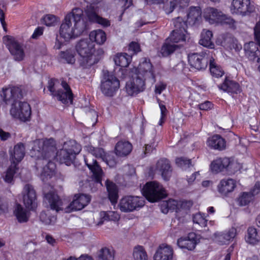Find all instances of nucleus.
<instances>
[{
	"label": "nucleus",
	"mask_w": 260,
	"mask_h": 260,
	"mask_svg": "<svg viewBox=\"0 0 260 260\" xmlns=\"http://www.w3.org/2000/svg\"><path fill=\"white\" fill-rule=\"evenodd\" d=\"M83 16V11L79 8L73 9L68 14L60 27V37L69 41L80 36L86 27Z\"/></svg>",
	"instance_id": "nucleus-1"
},
{
	"label": "nucleus",
	"mask_w": 260,
	"mask_h": 260,
	"mask_svg": "<svg viewBox=\"0 0 260 260\" xmlns=\"http://www.w3.org/2000/svg\"><path fill=\"white\" fill-rule=\"evenodd\" d=\"M85 148L89 152V154L84 156L85 164L92 172L95 182L101 184L103 171L93 156L104 159L105 152L101 148H95L91 146H87Z\"/></svg>",
	"instance_id": "nucleus-2"
},
{
	"label": "nucleus",
	"mask_w": 260,
	"mask_h": 260,
	"mask_svg": "<svg viewBox=\"0 0 260 260\" xmlns=\"http://www.w3.org/2000/svg\"><path fill=\"white\" fill-rule=\"evenodd\" d=\"M56 143L52 138L38 139L33 142L30 150L31 157L38 159H49L54 157Z\"/></svg>",
	"instance_id": "nucleus-3"
},
{
	"label": "nucleus",
	"mask_w": 260,
	"mask_h": 260,
	"mask_svg": "<svg viewBox=\"0 0 260 260\" xmlns=\"http://www.w3.org/2000/svg\"><path fill=\"white\" fill-rule=\"evenodd\" d=\"M94 44L89 39L80 40L76 44L75 48L80 56L79 62L83 68H87L95 64L97 60L92 55Z\"/></svg>",
	"instance_id": "nucleus-4"
},
{
	"label": "nucleus",
	"mask_w": 260,
	"mask_h": 260,
	"mask_svg": "<svg viewBox=\"0 0 260 260\" xmlns=\"http://www.w3.org/2000/svg\"><path fill=\"white\" fill-rule=\"evenodd\" d=\"M81 146L74 140H70L64 143L62 148L58 150L55 158L61 164L70 166L75 156L81 150Z\"/></svg>",
	"instance_id": "nucleus-5"
},
{
	"label": "nucleus",
	"mask_w": 260,
	"mask_h": 260,
	"mask_svg": "<svg viewBox=\"0 0 260 260\" xmlns=\"http://www.w3.org/2000/svg\"><path fill=\"white\" fill-rule=\"evenodd\" d=\"M57 80L51 79L48 81V88L51 92L53 96L56 97L57 99L63 104H72L73 102V93L69 85L67 83L62 81L61 83V88L58 89L56 91L55 86Z\"/></svg>",
	"instance_id": "nucleus-6"
},
{
	"label": "nucleus",
	"mask_w": 260,
	"mask_h": 260,
	"mask_svg": "<svg viewBox=\"0 0 260 260\" xmlns=\"http://www.w3.org/2000/svg\"><path fill=\"white\" fill-rule=\"evenodd\" d=\"M143 195L151 202H156L165 198L167 192L162 185L156 181L146 183L142 189Z\"/></svg>",
	"instance_id": "nucleus-7"
},
{
	"label": "nucleus",
	"mask_w": 260,
	"mask_h": 260,
	"mask_svg": "<svg viewBox=\"0 0 260 260\" xmlns=\"http://www.w3.org/2000/svg\"><path fill=\"white\" fill-rule=\"evenodd\" d=\"M119 86V81L113 74L108 71L103 72L101 89L104 94L108 96H113Z\"/></svg>",
	"instance_id": "nucleus-8"
},
{
	"label": "nucleus",
	"mask_w": 260,
	"mask_h": 260,
	"mask_svg": "<svg viewBox=\"0 0 260 260\" xmlns=\"http://www.w3.org/2000/svg\"><path fill=\"white\" fill-rule=\"evenodd\" d=\"M174 30L170 37L167 38L173 43L184 42L186 38V24L180 17L174 20Z\"/></svg>",
	"instance_id": "nucleus-9"
},
{
	"label": "nucleus",
	"mask_w": 260,
	"mask_h": 260,
	"mask_svg": "<svg viewBox=\"0 0 260 260\" xmlns=\"http://www.w3.org/2000/svg\"><path fill=\"white\" fill-rule=\"evenodd\" d=\"M144 203L145 202L142 197L127 196L120 200L119 207L122 212H129L143 207Z\"/></svg>",
	"instance_id": "nucleus-10"
},
{
	"label": "nucleus",
	"mask_w": 260,
	"mask_h": 260,
	"mask_svg": "<svg viewBox=\"0 0 260 260\" xmlns=\"http://www.w3.org/2000/svg\"><path fill=\"white\" fill-rule=\"evenodd\" d=\"M1 96L3 101L6 104H11V107L18 103V101L22 97L20 88L9 85L3 87L2 89Z\"/></svg>",
	"instance_id": "nucleus-11"
},
{
	"label": "nucleus",
	"mask_w": 260,
	"mask_h": 260,
	"mask_svg": "<svg viewBox=\"0 0 260 260\" xmlns=\"http://www.w3.org/2000/svg\"><path fill=\"white\" fill-rule=\"evenodd\" d=\"M21 194L23 203L26 209L35 210L37 207V199L34 187L29 184H26L23 188Z\"/></svg>",
	"instance_id": "nucleus-12"
},
{
	"label": "nucleus",
	"mask_w": 260,
	"mask_h": 260,
	"mask_svg": "<svg viewBox=\"0 0 260 260\" xmlns=\"http://www.w3.org/2000/svg\"><path fill=\"white\" fill-rule=\"evenodd\" d=\"M10 113L13 117L26 121L29 120L31 111L30 105L27 103L18 102L11 107Z\"/></svg>",
	"instance_id": "nucleus-13"
},
{
	"label": "nucleus",
	"mask_w": 260,
	"mask_h": 260,
	"mask_svg": "<svg viewBox=\"0 0 260 260\" xmlns=\"http://www.w3.org/2000/svg\"><path fill=\"white\" fill-rule=\"evenodd\" d=\"M135 75L142 78L145 81L150 80L152 83L155 82L153 67L149 59H143L136 69Z\"/></svg>",
	"instance_id": "nucleus-14"
},
{
	"label": "nucleus",
	"mask_w": 260,
	"mask_h": 260,
	"mask_svg": "<svg viewBox=\"0 0 260 260\" xmlns=\"http://www.w3.org/2000/svg\"><path fill=\"white\" fill-rule=\"evenodd\" d=\"M3 39L14 59L17 61L23 60L25 54L22 45L11 36L4 37Z\"/></svg>",
	"instance_id": "nucleus-15"
},
{
	"label": "nucleus",
	"mask_w": 260,
	"mask_h": 260,
	"mask_svg": "<svg viewBox=\"0 0 260 260\" xmlns=\"http://www.w3.org/2000/svg\"><path fill=\"white\" fill-rule=\"evenodd\" d=\"M125 91L130 96H134L143 91L145 89V80L140 76L135 75L132 79L126 83Z\"/></svg>",
	"instance_id": "nucleus-16"
},
{
	"label": "nucleus",
	"mask_w": 260,
	"mask_h": 260,
	"mask_svg": "<svg viewBox=\"0 0 260 260\" xmlns=\"http://www.w3.org/2000/svg\"><path fill=\"white\" fill-rule=\"evenodd\" d=\"M188 58L189 64L198 70L205 69L209 62L206 52L192 53L188 55Z\"/></svg>",
	"instance_id": "nucleus-17"
},
{
	"label": "nucleus",
	"mask_w": 260,
	"mask_h": 260,
	"mask_svg": "<svg viewBox=\"0 0 260 260\" xmlns=\"http://www.w3.org/2000/svg\"><path fill=\"white\" fill-rule=\"evenodd\" d=\"M84 11L86 16L89 21L97 23L104 27L110 25V22L108 20L99 16L98 7L89 5L86 7Z\"/></svg>",
	"instance_id": "nucleus-18"
},
{
	"label": "nucleus",
	"mask_w": 260,
	"mask_h": 260,
	"mask_svg": "<svg viewBox=\"0 0 260 260\" xmlns=\"http://www.w3.org/2000/svg\"><path fill=\"white\" fill-rule=\"evenodd\" d=\"M90 201V198L89 196L83 194H76L74 196L73 201L64 208V211L70 212L73 211L80 210L84 208Z\"/></svg>",
	"instance_id": "nucleus-19"
},
{
	"label": "nucleus",
	"mask_w": 260,
	"mask_h": 260,
	"mask_svg": "<svg viewBox=\"0 0 260 260\" xmlns=\"http://www.w3.org/2000/svg\"><path fill=\"white\" fill-rule=\"evenodd\" d=\"M231 10L232 13L244 15L252 12L253 7L250 5L249 0H232Z\"/></svg>",
	"instance_id": "nucleus-20"
},
{
	"label": "nucleus",
	"mask_w": 260,
	"mask_h": 260,
	"mask_svg": "<svg viewBox=\"0 0 260 260\" xmlns=\"http://www.w3.org/2000/svg\"><path fill=\"white\" fill-rule=\"evenodd\" d=\"M236 235V229L232 228L227 231L215 233L214 234V240L219 245L227 244L234 239Z\"/></svg>",
	"instance_id": "nucleus-21"
},
{
	"label": "nucleus",
	"mask_w": 260,
	"mask_h": 260,
	"mask_svg": "<svg viewBox=\"0 0 260 260\" xmlns=\"http://www.w3.org/2000/svg\"><path fill=\"white\" fill-rule=\"evenodd\" d=\"M174 251L170 245L162 244L159 245L156 251L154 260H172Z\"/></svg>",
	"instance_id": "nucleus-22"
},
{
	"label": "nucleus",
	"mask_w": 260,
	"mask_h": 260,
	"mask_svg": "<svg viewBox=\"0 0 260 260\" xmlns=\"http://www.w3.org/2000/svg\"><path fill=\"white\" fill-rule=\"evenodd\" d=\"M155 171L161 174L164 180H169L172 175V169L169 161L166 158L158 160L156 165Z\"/></svg>",
	"instance_id": "nucleus-23"
},
{
	"label": "nucleus",
	"mask_w": 260,
	"mask_h": 260,
	"mask_svg": "<svg viewBox=\"0 0 260 260\" xmlns=\"http://www.w3.org/2000/svg\"><path fill=\"white\" fill-rule=\"evenodd\" d=\"M44 199L48 202L52 210H55L56 212L63 210V202L54 191L44 192Z\"/></svg>",
	"instance_id": "nucleus-24"
},
{
	"label": "nucleus",
	"mask_w": 260,
	"mask_h": 260,
	"mask_svg": "<svg viewBox=\"0 0 260 260\" xmlns=\"http://www.w3.org/2000/svg\"><path fill=\"white\" fill-rule=\"evenodd\" d=\"M223 13L214 8H207L204 12L203 17L211 24H219Z\"/></svg>",
	"instance_id": "nucleus-25"
},
{
	"label": "nucleus",
	"mask_w": 260,
	"mask_h": 260,
	"mask_svg": "<svg viewBox=\"0 0 260 260\" xmlns=\"http://www.w3.org/2000/svg\"><path fill=\"white\" fill-rule=\"evenodd\" d=\"M236 187V181L232 178L221 180L217 185V190L222 195L227 196L233 192Z\"/></svg>",
	"instance_id": "nucleus-26"
},
{
	"label": "nucleus",
	"mask_w": 260,
	"mask_h": 260,
	"mask_svg": "<svg viewBox=\"0 0 260 260\" xmlns=\"http://www.w3.org/2000/svg\"><path fill=\"white\" fill-rule=\"evenodd\" d=\"M196 235L193 233L188 234L187 237L180 238L177 240V245L181 249L193 250L196 245Z\"/></svg>",
	"instance_id": "nucleus-27"
},
{
	"label": "nucleus",
	"mask_w": 260,
	"mask_h": 260,
	"mask_svg": "<svg viewBox=\"0 0 260 260\" xmlns=\"http://www.w3.org/2000/svg\"><path fill=\"white\" fill-rule=\"evenodd\" d=\"M202 12L201 9L198 7H191L187 15V19L184 21L186 24L190 25L196 24L201 20Z\"/></svg>",
	"instance_id": "nucleus-28"
},
{
	"label": "nucleus",
	"mask_w": 260,
	"mask_h": 260,
	"mask_svg": "<svg viewBox=\"0 0 260 260\" xmlns=\"http://www.w3.org/2000/svg\"><path fill=\"white\" fill-rule=\"evenodd\" d=\"M25 155V147L21 143L16 145L13 149V152L11 153L10 160L11 163L17 165L20 162Z\"/></svg>",
	"instance_id": "nucleus-29"
},
{
	"label": "nucleus",
	"mask_w": 260,
	"mask_h": 260,
	"mask_svg": "<svg viewBox=\"0 0 260 260\" xmlns=\"http://www.w3.org/2000/svg\"><path fill=\"white\" fill-rule=\"evenodd\" d=\"M218 88L231 94H237L241 92V88L239 84L228 78H225L222 84L218 85Z\"/></svg>",
	"instance_id": "nucleus-30"
},
{
	"label": "nucleus",
	"mask_w": 260,
	"mask_h": 260,
	"mask_svg": "<svg viewBox=\"0 0 260 260\" xmlns=\"http://www.w3.org/2000/svg\"><path fill=\"white\" fill-rule=\"evenodd\" d=\"M244 49L246 55L251 60H255L257 56L260 55L258 45L253 42L246 43L244 46Z\"/></svg>",
	"instance_id": "nucleus-31"
},
{
	"label": "nucleus",
	"mask_w": 260,
	"mask_h": 260,
	"mask_svg": "<svg viewBox=\"0 0 260 260\" xmlns=\"http://www.w3.org/2000/svg\"><path fill=\"white\" fill-rule=\"evenodd\" d=\"M13 213L18 221L20 223L26 222L30 216L29 212L19 203L16 204L14 208Z\"/></svg>",
	"instance_id": "nucleus-32"
},
{
	"label": "nucleus",
	"mask_w": 260,
	"mask_h": 260,
	"mask_svg": "<svg viewBox=\"0 0 260 260\" xmlns=\"http://www.w3.org/2000/svg\"><path fill=\"white\" fill-rule=\"evenodd\" d=\"M182 45V44H174L169 41V39H167L158 52V55L162 57L168 56Z\"/></svg>",
	"instance_id": "nucleus-33"
},
{
	"label": "nucleus",
	"mask_w": 260,
	"mask_h": 260,
	"mask_svg": "<svg viewBox=\"0 0 260 260\" xmlns=\"http://www.w3.org/2000/svg\"><path fill=\"white\" fill-rule=\"evenodd\" d=\"M132 150V145L128 141H120L115 147L116 155L119 156H125L128 155Z\"/></svg>",
	"instance_id": "nucleus-34"
},
{
	"label": "nucleus",
	"mask_w": 260,
	"mask_h": 260,
	"mask_svg": "<svg viewBox=\"0 0 260 260\" xmlns=\"http://www.w3.org/2000/svg\"><path fill=\"white\" fill-rule=\"evenodd\" d=\"M207 144L209 147L214 149L221 150L225 148V141L221 136L218 135L209 138Z\"/></svg>",
	"instance_id": "nucleus-35"
},
{
	"label": "nucleus",
	"mask_w": 260,
	"mask_h": 260,
	"mask_svg": "<svg viewBox=\"0 0 260 260\" xmlns=\"http://www.w3.org/2000/svg\"><path fill=\"white\" fill-rule=\"evenodd\" d=\"M229 164V158H218L213 160L211 164V170L214 173H219L222 171L224 169L226 170V166Z\"/></svg>",
	"instance_id": "nucleus-36"
},
{
	"label": "nucleus",
	"mask_w": 260,
	"mask_h": 260,
	"mask_svg": "<svg viewBox=\"0 0 260 260\" xmlns=\"http://www.w3.org/2000/svg\"><path fill=\"white\" fill-rule=\"evenodd\" d=\"M120 218L119 214L115 211H102L100 213V221L97 223L98 225L103 224L105 221H118Z\"/></svg>",
	"instance_id": "nucleus-37"
},
{
	"label": "nucleus",
	"mask_w": 260,
	"mask_h": 260,
	"mask_svg": "<svg viewBox=\"0 0 260 260\" xmlns=\"http://www.w3.org/2000/svg\"><path fill=\"white\" fill-rule=\"evenodd\" d=\"M89 37L91 42L94 41L99 45H103L107 39L105 31L100 29L91 31Z\"/></svg>",
	"instance_id": "nucleus-38"
},
{
	"label": "nucleus",
	"mask_w": 260,
	"mask_h": 260,
	"mask_svg": "<svg viewBox=\"0 0 260 260\" xmlns=\"http://www.w3.org/2000/svg\"><path fill=\"white\" fill-rule=\"evenodd\" d=\"M191 205L190 202L186 201H177L175 200H169L166 203L168 208L171 210H180L181 209H186Z\"/></svg>",
	"instance_id": "nucleus-39"
},
{
	"label": "nucleus",
	"mask_w": 260,
	"mask_h": 260,
	"mask_svg": "<svg viewBox=\"0 0 260 260\" xmlns=\"http://www.w3.org/2000/svg\"><path fill=\"white\" fill-rule=\"evenodd\" d=\"M213 34L211 31L207 29H203L201 34V38L200 40L199 43L206 47L213 48L214 45L211 39Z\"/></svg>",
	"instance_id": "nucleus-40"
},
{
	"label": "nucleus",
	"mask_w": 260,
	"mask_h": 260,
	"mask_svg": "<svg viewBox=\"0 0 260 260\" xmlns=\"http://www.w3.org/2000/svg\"><path fill=\"white\" fill-rule=\"evenodd\" d=\"M114 255L113 249L107 247H102L96 253L98 260H114Z\"/></svg>",
	"instance_id": "nucleus-41"
},
{
	"label": "nucleus",
	"mask_w": 260,
	"mask_h": 260,
	"mask_svg": "<svg viewBox=\"0 0 260 260\" xmlns=\"http://www.w3.org/2000/svg\"><path fill=\"white\" fill-rule=\"evenodd\" d=\"M114 61L116 65L125 68L131 62L132 57L125 53H118L115 56Z\"/></svg>",
	"instance_id": "nucleus-42"
},
{
	"label": "nucleus",
	"mask_w": 260,
	"mask_h": 260,
	"mask_svg": "<svg viewBox=\"0 0 260 260\" xmlns=\"http://www.w3.org/2000/svg\"><path fill=\"white\" fill-rule=\"evenodd\" d=\"M106 185L109 200L112 204L116 203L118 198V189L116 185L109 180H107Z\"/></svg>",
	"instance_id": "nucleus-43"
},
{
	"label": "nucleus",
	"mask_w": 260,
	"mask_h": 260,
	"mask_svg": "<svg viewBox=\"0 0 260 260\" xmlns=\"http://www.w3.org/2000/svg\"><path fill=\"white\" fill-rule=\"evenodd\" d=\"M259 239L260 237L255 228L250 227L248 229L247 235L245 236V241L247 243L255 245L259 242Z\"/></svg>",
	"instance_id": "nucleus-44"
},
{
	"label": "nucleus",
	"mask_w": 260,
	"mask_h": 260,
	"mask_svg": "<svg viewBox=\"0 0 260 260\" xmlns=\"http://www.w3.org/2000/svg\"><path fill=\"white\" fill-rule=\"evenodd\" d=\"M18 169L16 165L11 163V166L3 175L4 181L8 183H13L14 177Z\"/></svg>",
	"instance_id": "nucleus-45"
},
{
	"label": "nucleus",
	"mask_w": 260,
	"mask_h": 260,
	"mask_svg": "<svg viewBox=\"0 0 260 260\" xmlns=\"http://www.w3.org/2000/svg\"><path fill=\"white\" fill-rule=\"evenodd\" d=\"M60 59L68 63L73 64L75 62V52L73 49H69L60 52Z\"/></svg>",
	"instance_id": "nucleus-46"
},
{
	"label": "nucleus",
	"mask_w": 260,
	"mask_h": 260,
	"mask_svg": "<svg viewBox=\"0 0 260 260\" xmlns=\"http://www.w3.org/2000/svg\"><path fill=\"white\" fill-rule=\"evenodd\" d=\"M148 3L151 4H164V9L166 13L170 14L175 9V4H173L174 0H146Z\"/></svg>",
	"instance_id": "nucleus-47"
},
{
	"label": "nucleus",
	"mask_w": 260,
	"mask_h": 260,
	"mask_svg": "<svg viewBox=\"0 0 260 260\" xmlns=\"http://www.w3.org/2000/svg\"><path fill=\"white\" fill-rule=\"evenodd\" d=\"M209 66L210 73L213 76L216 78L222 76L224 73L222 69L215 62L212 56L209 58Z\"/></svg>",
	"instance_id": "nucleus-48"
},
{
	"label": "nucleus",
	"mask_w": 260,
	"mask_h": 260,
	"mask_svg": "<svg viewBox=\"0 0 260 260\" xmlns=\"http://www.w3.org/2000/svg\"><path fill=\"white\" fill-rule=\"evenodd\" d=\"M54 170V164L53 162L49 161L47 165L45 166L42 171L40 177L44 182L46 181L49 178H50L53 175Z\"/></svg>",
	"instance_id": "nucleus-49"
},
{
	"label": "nucleus",
	"mask_w": 260,
	"mask_h": 260,
	"mask_svg": "<svg viewBox=\"0 0 260 260\" xmlns=\"http://www.w3.org/2000/svg\"><path fill=\"white\" fill-rule=\"evenodd\" d=\"M133 256L134 260H147V254L142 246H137L133 250Z\"/></svg>",
	"instance_id": "nucleus-50"
},
{
	"label": "nucleus",
	"mask_w": 260,
	"mask_h": 260,
	"mask_svg": "<svg viewBox=\"0 0 260 260\" xmlns=\"http://www.w3.org/2000/svg\"><path fill=\"white\" fill-rule=\"evenodd\" d=\"M253 196L251 192H244L242 193L237 200L239 205L241 206L247 205L252 200Z\"/></svg>",
	"instance_id": "nucleus-51"
},
{
	"label": "nucleus",
	"mask_w": 260,
	"mask_h": 260,
	"mask_svg": "<svg viewBox=\"0 0 260 260\" xmlns=\"http://www.w3.org/2000/svg\"><path fill=\"white\" fill-rule=\"evenodd\" d=\"M40 220L46 224L53 223L56 220V216L51 215L50 210L43 211L40 215Z\"/></svg>",
	"instance_id": "nucleus-52"
},
{
	"label": "nucleus",
	"mask_w": 260,
	"mask_h": 260,
	"mask_svg": "<svg viewBox=\"0 0 260 260\" xmlns=\"http://www.w3.org/2000/svg\"><path fill=\"white\" fill-rule=\"evenodd\" d=\"M221 21L219 24L221 25H226L229 27L232 28H235L236 27L237 22L232 17L228 16L224 14H222Z\"/></svg>",
	"instance_id": "nucleus-53"
},
{
	"label": "nucleus",
	"mask_w": 260,
	"mask_h": 260,
	"mask_svg": "<svg viewBox=\"0 0 260 260\" xmlns=\"http://www.w3.org/2000/svg\"><path fill=\"white\" fill-rule=\"evenodd\" d=\"M229 164L226 166V170L231 174H234L242 167V165L237 161L230 160L229 158Z\"/></svg>",
	"instance_id": "nucleus-54"
},
{
	"label": "nucleus",
	"mask_w": 260,
	"mask_h": 260,
	"mask_svg": "<svg viewBox=\"0 0 260 260\" xmlns=\"http://www.w3.org/2000/svg\"><path fill=\"white\" fill-rule=\"evenodd\" d=\"M176 163L178 167L184 170L192 166L190 159L182 157L176 158Z\"/></svg>",
	"instance_id": "nucleus-55"
},
{
	"label": "nucleus",
	"mask_w": 260,
	"mask_h": 260,
	"mask_svg": "<svg viewBox=\"0 0 260 260\" xmlns=\"http://www.w3.org/2000/svg\"><path fill=\"white\" fill-rule=\"evenodd\" d=\"M42 22L48 26H54L57 22V19L53 15L47 14L43 18Z\"/></svg>",
	"instance_id": "nucleus-56"
},
{
	"label": "nucleus",
	"mask_w": 260,
	"mask_h": 260,
	"mask_svg": "<svg viewBox=\"0 0 260 260\" xmlns=\"http://www.w3.org/2000/svg\"><path fill=\"white\" fill-rule=\"evenodd\" d=\"M193 221L194 223L198 224L202 227H205L207 225V220L201 213L196 214L194 215Z\"/></svg>",
	"instance_id": "nucleus-57"
},
{
	"label": "nucleus",
	"mask_w": 260,
	"mask_h": 260,
	"mask_svg": "<svg viewBox=\"0 0 260 260\" xmlns=\"http://www.w3.org/2000/svg\"><path fill=\"white\" fill-rule=\"evenodd\" d=\"M102 160L106 162L110 167L115 166L117 163L115 156L113 153H108L107 155L105 154L104 159Z\"/></svg>",
	"instance_id": "nucleus-58"
},
{
	"label": "nucleus",
	"mask_w": 260,
	"mask_h": 260,
	"mask_svg": "<svg viewBox=\"0 0 260 260\" xmlns=\"http://www.w3.org/2000/svg\"><path fill=\"white\" fill-rule=\"evenodd\" d=\"M8 208V201L5 199L0 198V215L7 212Z\"/></svg>",
	"instance_id": "nucleus-59"
},
{
	"label": "nucleus",
	"mask_w": 260,
	"mask_h": 260,
	"mask_svg": "<svg viewBox=\"0 0 260 260\" xmlns=\"http://www.w3.org/2000/svg\"><path fill=\"white\" fill-rule=\"evenodd\" d=\"M104 53V51L102 48H98L96 50L94 48V51L92 52V55L94 56L95 59H97V60L95 61V63L99 61V60L103 55Z\"/></svg>",
	"instance_id": "nucleus-60"
},
{
	"label": "nucleus",
	"mask_w": 260,
	"mask_h": 260,
	"mask_svg": "<svg viewBox=\"0 0 260 260\" xmlns=\"http://www.w3.org/2000/svg\"><path fill=\"white\" fill-rule=\"evenodd\" d=\"M254 34L255 40L260 43V22H257L254 28Z\"/></svg>",
	"instance_id": "nucleus-61"
},
{
	"label": "nucleus",
	"mask_w": 260,
	"mask_h": 260,
	"mask_svg": "<svg viewBox=\"0 0 260 260\" xmlns=\"http://www.w3.org/2000/svg\"><path fill=\"white\" fill-rule=\"evenodd\" d=\"M189 0H174L173 4L175 7L178 6L180 8H184L188 5Z\"/></svg>",
	"instance_id": "nucleus-62"
},
{
	"label": "nucleus",
	"mask_w": 260,
	"mask_h": 260,
	"mask_svg": "<svg viewBox=\"0 0 260 260\" xmlns=\"http://www.w3.org/2000/svg\"><path fill=\"white\" fill-rule=\"evenodd\" d=\"M129 50L133 51L135 53H136L140 51V45L137 42H132L129 44Z\"/></svg>",
	"instance_id": "nucleus-63"
},
{
	"label": "nucleus",
	"mask_w": 260,
	"mask_h": 260,
	"mask_svg": "<svg viewBox=\"0 0 260 260\" xmlns=\"http://www.w3.org/2000/svg\"><path fill=\"white\" fill-rule=\"evenodd\" d=\"M166 85L162 83H158L155 87V92L156 94H160L162 91L166 89Z\"/></svg>",
	"instance_id": "nucleus-64"
}]
</instances>
